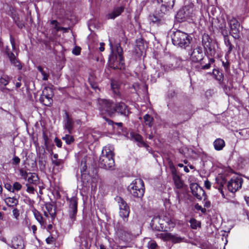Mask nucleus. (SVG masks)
I'll return each instance as SVG.
<instances>
[{
  "label": "nucleus",
  "instance_id": "nucleus-1",
  "mask_svg": "<svg viewBox=\"0 0 249 249\" xmlns=\"http://www.w3.org/2000/svg\"><path fill=\"white\" fill-rule=\"evenodd\" d=\"M215 188L218 189L222 196L225 197L223 191V188L226 189L225 185H227L229 192L234 193L241 188L243 179L240 177H233L227 183V180L226 177L220 176L215 178Z\"/></svg>",
  "mask_w": 249,
  "mask_h": 249
},
{
  "label": "nucleus",
  "instance_id": "nucleus-2",
  "mask_svg": "<svg viewBox=\"0 0 249 249\" xmlns=\"http://www.w3.org/2000/svg\"><path fill=\"white\" fill-rule=\"evenodd\" d=\"M209 56L205 57L203 54L202 48L200 46H197L195 48L190 56V59L192 62L197 63L195 68L196 71H201L209 69L211 67V64L214 62L213 58H210Z\"/></svg>",
  "mask_w": 249,
  "mask_h": 249
},
{
  "label": "nucleus",
  "instance_id": "nucleus-3",
  "mask_svg": "<svg viewBox=\"0 0 249 249\" xmlns=\"http://www.w3.org/2000/svg\"><path fill=\"white\" fill-rule=\"evenodd\" d=\"M171 37L173 44L182 49L189 47L192 40V37L189 34L179 30L174 32Z\"/></svg>",
  "mask_w": 249,
  "mask_h": 249
},
{
  "label": "nucleus",
  "instance_id": "nucleus-4",
  "mask_svg": "<svg viewBox=\"0 0 249 249\" xmlns=\"http://www.w3.org/2000/svg\"><path fill=\"white\" fill-rule=\"evenodd\" d=\"M114 154L109 147L105 146L100 156L99 166L102 168L110 169L115 165Z\"/></svg>",
  "mask_w": 249,
  "mask_h": 249
},
{
  "label": "nucleus",
  "instance_id": "nucleus-5",
  "mask_svg": "<svg viewBox=\"0 0 249 249\" xmlns=\"http://www.w3.org/2000/svg\"><path fill=\"white\" fill-rule=\"evenodd\" d=\"M170 9L167 8L164 6H160L152 14L149 16L150 23L157 26H160L165 23L168 17Z\"/></svg>",
  "mask_w": 249,
  "mask_h": 249
},
{
  "label": "nucleus",
  "instance_id": "nucleus-6",
  "mask_svg": "<svg viewBox=\"0 0 249 249\" xmlns=\"http://www.w3.org/2000/svg\"><path fill=\"white\" fill-rule=\"evenodd\" d=\"M130 193L135 198L142 199L145 192L143 181L141 178H136L128 187Z\"/></svg>",
  "mask_w": 249,
  "mask_h": 249
},
{
  "label": "nucleus",
  "instance_id": "nucleus-7",
  "mask_svg": "<svg viewBox=\"0 0 249 249\" xmlns=\"http://www.w3.org/2000/svg\"><path fill=\"white\" fill-rule=\"evenodd\" d=\"M114 229L116 234L120 239L127 242L130 240L132 237V233L131 231L120 222L113 223Z\"/></svg>",
  "mask_w": 249,
  "mask_h": 249
},
{
  "label": "nucleus",
  "instance_id": "nucleus-8",
  "mask_svg": "<svg viewBox=\"0 0 249 249\" xmlns=\"http://www.w3.org/2000/svg\"><path fill=\"white\" fill-rule=\"evenodd\" d=\"M196 14L194 5L192 3L185 5L181 10L177 13L178 18H180L181 21L190 19L193 20L196 18Z\"/></svg>",
  "mask_w": 249,
  "mask_h": 249
},
{
  "label": "nucleus",
  "instance_id": "nucleus-9",
  "mask_svg": "<svg viewBox=\"0 0 249 249\" xmlns=\"http://www.w3.org/2000/svg\"><path fill=\"white\" fill-rule=\"evenodd\" d=\"M117 52L118 56L112 55L109 57L110 67L115 70L121 69V66L122 67L124 64L123 49L120 44L117 47Z\"/></svg>",
  "mask_w": 249,
  "mask_h": 249
},
{
  "label": "nucleus",
  "instance_id": "nucleus-10",
  "mask_svg": "<svg viewBox=\"0 0 249 249\" xmlns=\"http://www.w3.org/2000/svg\"><path fill=\"white\" fill-rule=\"evenodd\" d=\"M115 199L117 202L119 207V216L122 218L124 222H127L130 212L129 206L121 196H117Z\"/></svg>",
  "mask_w": 249,
  "mask_h": 249
},
{
  "label": "nucleus",
  "instance_id": "nucleus-11",
  "mask_svg": "<svg viewBox=\"0 0 249 249\" xmlns=\"http://www.w3.org/2000/svg\"><path fill=\"white\" fill-rule=\"evenodd\" d=\"M202 45L203 46L206 55L211 57L214 56L216 53L215 49L212 42V38L208 34L204 33L202 35Z\"/></svg>",
  "mask_w": 249,
  "mask_h": 249
},
{
  "label": "nucleus",
  "instance_id": "nucleus-12",
  "mask_svg": "<svg viewBox=\"0 0 249 249\" xmlns=\"http://www.w3.org/2000/svg\"><path fill=\"white\" fill-rule=\"evenodd\" d=\"M115 105V103L110 100H101L100 102V109L102 115L107 113L110 117L114 116Z\"/></svg>",
  "mask_w": 249,
  "mask_h": 249
},
{
  "label": "nucleus",
  "instance_id": "nucleus-13",
  "mask_svg": "<svg viewBox=\"0 0 249 249\" xmlns=\"http://www.w3.org/2000/svg\"><path fill=\"white\" fill-rule=\"evenodd\" d=\"M53 95L52 88L46 87L42 91V94L39 97V101L44 106L50 107L53 103Z\"/></svg>",
  "mask_w": 249,
  "mask_h": 249
},
{
  "label": "nucleus",
  "instance_id": "nucleus-14",
  "mask_svg": "<svg viewBox=\"0 0 249 249\" xmlns=\"http://www.w3.org/2000/svg\"><path fill=\"white\" fill-rule=\"evenodd\" d=\"M227 20L230 27V35L235 39L240 38V23L238 20L234 17H228Z\"/></svg>",
  "mask_w": 249,
  "mask_h": 249
},
{
  "label": "nucleus",
  "instance_id": "nucleus-15",
  "mask_svg": "<svg viewBox=\"0 0 249 249\" xmlns=\"http://www.w3.org/2000/svg\"><path fill=\"white\" fill-rule=\"evenodd\" d=\"M160 222H162V228L161 229L163 231H170L171 228L175 227V225L174 222V218L169 215H165L163 216H161Z\"/></svg>",
  "mask_w": 249,
  "mask_h": 249
},
{
  "label": "nucleus",
  "instance_id": "nucleus-16",
  "mask_svg": "<svg viewBox=\"0 0 249 249\" xmlns=\"http://www.w3.org/2000/svg\"><path fill=\"white\" fill-rule=\"evenodd\" d=\"M190 189L192 195L198 200H201L202 196L205 195L203 189L196 183H191Z\"/></svg>",
  "mask_w": 249,
  "mask_h": 249
},
{
  "label": "nucleus",
  "instance_id": "nucleus-17",
  "mask_svg": "<svg viewBox=\"0 0 249 249\" xmlns=\"http://www.w3.org/2000/svg\"><path fill=\"white\" fill-rule=\"evenodd\" d=\"M130 140L137 142V145L139 147H143L147 148L149 145L143 140L142 136L139 133L131 131L129 134Z\"/></svg>",
  "mask_w": 249,
  "mask_h": 249
},
{
  "label": "nucleus",
  "instance_id": "nucleus-18",
  "mask_svg": "<svg viewBox=\"0 0 249 249\" xmlns=\"http://www.w3.org/2000/svg\"><path fill=\"white\" fill-rule=\"evenodd\" d=\"M114 107V114L116 112L121 115L128 116L130 113L128 106L123 102L115 103Z\"/></svg>",
  "mask_w": 249,
  "mask_h": 249
},
{
  "label": "nucleus",
  "instance_id": "nucleus-19",
  "mask_svg": "<svg viewBox=\"0 0 249 249\" xmlns=\"http://www.w3.org/2000/svg\"><path fill=\"white\" fill-rule=\"evenodd\" d=\"M80 169L81 181L83 183H86L89 181V178H87V177L89 176V173L87 170L86 160L85 158L81 161Z\"/></svg>",
  "mask_w": 249,
  "mask_h": 249
},
{
  "label": "nucleus",
  "instance_id": "nucleus-20",
  "mask_svg": "<svg viewBox=\"0 0 249 249\" xmlns=\"http://www.w3.org/2000/svg\"><path fill=\"white\" fill-rule=\"evenodd\" d=\"M65 114L66 119L64 123V128L68 130L69 134H71L74 128V122L66 110L65 111Z\"/></svg>",
  "mask_w": 249,
  "mask_h": 249
},
{
  "label": "nucleus",
  "instance_id": "nucleus-21",
  "mask_svg": "<svg viewBox=\"0 0 249 249\" xmlns=\"http://www.w3.org/2000/svg\"><path fill=\"white\" fill-rule=\"evenodd\" d=\"M159 237L164 241H171L174 243H180L182 240L180 237L173 235L169 232L161 233L159 234Z\"/></svg>",
  "mask_w": 249,
  "mask_h": 249
},
{
  "label": "nucleus",
  "instance_id": "nucleus-22",
  "mask_svg": "<svg viewBox=\"0 0 249 249\" xmlns=\"http://www.w3.org/2000/svg\"><path fill=\"white\" fill-rule=\"evenodd\" d=\"M124 6L115 7L111 12L106 15V18L107 19H114L120 16L124 12Z\"/></svg>",
  "mask_w": 249,
  "mask_h": 249
},
{
  "label": "nucleus",
  "instance_id": "nucleus-23",
  "mask_svg": "<svg viewBox=\"0 0 249 249\" xmlns=\"http://www.w3.org/2000/svg\"><path fill=\"white\" fill-rule=\"evenodd\" d=\"M32 212L34 215L35 219L40 224L41 228L43 229H46V222L44 220L42 214L35 207H33Z\"/></svg>",
  "mask_w": 249,
  "mask_h": 249
},
{
  "label": "nucleus",
  "instance_id": "nucleus-24",
  "mask_svg": "<svg viewBox=\"0 0 249 249\" xmlns=\"http://www.w3.org/2000/svg\"><path fill=\"white\" fill-rule=\"evenodd\" d=\"M161 221V216L154 217L151 221L150 226L153 230L157 231H162V222Z\"/></svg>",
  "mask_w": 249,
  "mask_h": 249
},
{
  "label": "nucleus",
  "instance_id": "nucleus-25",
  "mask_svg": "<svg viewBox=\"0 0 249 249\" xmlns=\"http://www.w3.org/2000/svg\"><path fill=\"white\" fill-rule=\"evenodd\" d=\"M211 24L213 31L214 32L216 30L219 31L222 28V26L226 24V22L224 19L221 21L217 18H213Z\"/></svg>",
  "mask_w": 249,
  "mask_h": 249
},
{
  "label": "nucleus",
  "instance_id": "nucleus-26",
  "mask_svg": "<svg viewBox=\"0 0 249 249\" xmlns=\"http://www.w3.org/2000/svg\"><path fill=\"white\" fill-rule=\"evenodd\" d=\"M12 247L15 249H23L24 245L23 240L20 236L13 237L12 240Z\"/></svg>",
  "mask_w": 249,
  "mask_h": 249
},
{
  "label": "nucleus",
  "instance_id": "nucleus-27",
  "mask_svg": "<svg viewBox=\"0 0 249 249\" xmlns=\"http://www.w3.org/2000/svg\"><path fill=\"white\" fill-rule=\"evenodd\" d=\"M4 202L7 206L14 208L18 204V198L15 196L7 197L4 199Z\"/></svg>",
  "mask_w": 249,
  "mask_h": 249
},
{
  "label": "nucleus",
  "instance_id": "nucleus-28",
  "mask_svg": "<svg viewBox=\"0 0 249 249\" xmlns=\"http://www.w3.org/2000/svg\"><path fill=\"white\" fill-rule=\"evenodd\" d=\"M111 88L114 93V96L117 97L120 96V85L118 82L115 80L112 81L111 82Z\"/></svg>",
  "mask_w": 249,
  "mask_h": 249
},
{
  "label": "nucleus",
  "instance_id": "nucleus-29",
  "mask_svg": "<svg viewBox=\"0 0 249 249\" xmlns=\"http://www.w3.org/2000/svg\"><path fill=\"white\" fill-rule=\"evenodd\" d=\"M213 144L214 149L217 151L222 150L225 145V141L220 138L216 139Z\"/></svg>",
  "mask_w": 249,
  "mask_h": 249
},
{
  "label": "nucleus",
  "instance_id": "nucleus-30",
  "mask_svg": "<svg viewBox=\"0 0 249 249\" xmlns=\"http://www.w3.org/2000/svg\"><path fill=\"white\" fill-rule=\"evenodd\" d=\"M66 200L69 203V208H71L72 207L78 208V198L76 196L71 198L67 196Z\"/></svg>",
  "mask_w": 249,
  "mask_h": 249
},
{
  "label": "nucleus",
  "instance_id": "nucleus-31",
  "mask_svg": "<svg viewBox=\"0 0 249 249\" xmlns=\"http://www.w3.org/2000/svg\"><path fill=\"white\" fill-rule=\"evenodd\" d=\"M14 23L17 27L20 29H22L25 27V21L23 20V18L18 15L15 18L13 19Z\"/></svg>",
  "mask_w": 249,
  "mask_h": 249
},
{
  "label": "nucleus",
  "instance_id": "nucleus-32",
  "mask_svg": "<svg viewBox=\"0 0 249 249\" xmlns=\"http://www.w3.org/2000/svg\"><path fill=\"white\" fill-rule=\"evenodd\" d=\"M28 177V182L30 184L37 185L39 182V178L37 174L35 173H29Z\"/></svg>",
  "mask_w": 249,
  "mask_h": 249
},
{
  "label": "nucleus",
  "instance_id": "nucleus-33",
  "mask_svg": "<svg viewBox=\"0 0 249 249\" xmlns=\"http://www.w3.org/2000/svg\"><path fill=\"white\" fill-rule=\"evenodd\" d=\"M78 211V208L72 207L69 208V215L71 222H73L76 220V215Z\"/></svg>",
  "mask_w": 249,
  "mask_h": 249
},
{
  "label": "nucleus",
  "instance_id": "nucleus-34",
  "mask_svg": "<svg viewBox=\"0 0 249 249\" xmlns=\"http://www.w3.org/2000/svg\"><path fill=\"white\" fill-rule=\"evenodd\" d=\"M158 3H163L160 6H164L167 8L171 9L175 3V0H157Z\"/></svg>",
  "mask_w": 249,
  "mask_h": 249
},
{
  "label": "nucleus",
  "instance_id": "nucleus-35",
  "mask_svg": "<svg viewBox=\"0 0 249 249\" xmlns=\"http://www.w3.org/2000/svg\"><path fill=\"white\" fill-rule=\"evenodd\" d=\"M175 185L177 189H181L183 187V181L181 179L179 176H175L173 178Z\"/></svg>",
  "mask_w": 249,
  "mask_h": 249
},
{
  "label": "nucleus",
  "instance_id": "nucleus-36",
  "mask_svg": "<svg viewBox=\"0 0 249 249\" xmlns=\"http://www.w3.org/2000/svg\"><path fill=\"white\" fill-rule=\"evenodd\" d=\"M213 74L214 76L215 79L221 82L224 79V75L222 72L218 70L214 69L213 71Z\"/></svg>",
  "mask_w": 249,
  "mask_h": 249
},
{
  "label": "nucleus",
  "instance_id": "nucleus-37",
  "mask_svg": "<svg viewBox=\"0 0 249 249\" xmlns=\"http://www.w3.org/2000/svg\"><path fill=\"white\" fill-rule=\"evenodd\" d=\"M144 123L146 125L151 127L153 124L154 118L153 117L148 114H145L143 116Z\"/></svg>",
  "mask_w": 249,
  "mask_h": 249
},
{
  "label": "nucleus",
  "instance_id": "nucleus-38",
  "mask_svg": "<svg viewBox=\"0 0 249 249\" xmlns=\"http://www.w3.org/2000/svg\"><path fill=\"white\" fill-rule=\"evenodd\" d=\"M160 67L161 70L164 71L165 72H168L172 71L175 68V66L173 64H161Z\"/></svg>",
  "mask_w": 249,
  "mask_h": 249
},
{
  "label": "nucleus",
  "instance_id": "nucleus-39",
  "mask_svg": "<svg viewBox=\"0 0 249 249\" xmlns=\"http://www.w3.org/2000/svg\"><path fill=\"white\" fill-rule=\"evenodd\" d=\"M224 43L225 45L228 47V53H230L234 48V46L231 44L229 36L224 38Z\"/></svg>",
  "mask_w": 249,
  "mask_h": 249
},
{
  "label": "nucleus",
  "instance_id": "nucleus-40",
  "mask_svg": "<svg viewBox=\"0 0 249 249\" xmlns=\"http://www.w3.org/2000/svg\"><path fill=\"white\" fill-rule=\"evenodd\" d=\"M8 14L9 15L12 19L15 18L19 15L17 10L15 8L10 6L8 11Z\"/></svg>",
  "mask_w": 249,
  "mask_h": 249
},
{
  "label": "nucleus",
  "instance_id": "nucleus-41",
  "mask_svg": "<svg viewBox=\"0 0 249 249\" xmlns=\"http://www.w3.org/2000/svg\"><path fill=\"white\" fill-rule=\"evenodd\" d=\"M10 82V78L7 75H4L0 78V85L7 86Z\"/></svg>",
  "mask_w": 249,
  "mask_h": 249
},
{
  "label": "nucleus",
  "instance_id": "nucleus-42",
  "mask_svg": "<svg viewBox=\"0 0 249 249\" xmlns=\"http://www.w3.org/2000/svg\"><path fill=\"white\" fill-rule=\"evenodd\" d=\"M189 222L191 224V227L193 229H196L198 227L200 226V223L198 222L195 218L190 219Z\"/></svg>",
  "mask_w": 249,
  "mask_h": 249
},
{
  "label": "nucleus",
  "instance_id": "nucleus-43",
  "mask_svg": "<svg viewBox=\"0 0 249 249\" xmlns=\"http://www.w3.org/2000/svg\"><path fill=\"white\" fill-rule=\"evenodd\" d=\"M37 69L43 75V80H47L49 77V74L44 71L43 68L41 66H38L37 67Z\"/></svg>",
  "mask_w": 249,
  "mask_h": 249
},
{
  "label": "nucleus",
  "instance_id": "nucleus-44",
  "mask_svg": "<svg viewBox=\"0 0 249 249\" xmlns=\"http://www.w3.org/2000/svg\"><path fill=\"white\" fill-rule=\"evenodd\" d=\"M219 31H220L221 34L223 36V38L229 36V34H230V32L229 31L226 27V23L225 25H223L222 28L220 29Z\"/></svg>",
  "mask_w": 249,
  "mask_h": 249
},
{
  "label": "nucleus",
  "instance_id": "nucleus-45",
  "mask_svg": "<svg viewBox=\"0 0 249 249\" xmlns=\"http://www.w3.org/2000/svg\"><path fill=\"white\" fill-rule=\"evenodd\" d=\"M62 139L65 141L67 144H71L74 141L73 137L69 134H66L64 137H63Z\"/></svg>",
  "mask_w": 249,
  "mask_h": 249
},
{
  "label": "nucleus",
  "instance_id": "nucleus-46",
  "mask_svg": "<svg viewBox=\"0 0 249 249\" xmlns=\"http://www.w3.org/2000/svg\"><path fill=\"white\" fill-rule=\"evenodd\" d=\"M136 43L137 47L140 51H142L143 50H144V40L143 39L140 38L137 39Z\"/></svg>",
  "mask_w": 249,
  "mask_h": 249
},
{
  "label": "nucleus",
  "instance_id": "nucleus-47",
  "mask_svg": "<svg viewBox=\"0 0 249 249\" xmlns=\"http://www.w3.org/2000/svg\"><path fill=\"white\" fill-rule=\"evenodd\" d=\"M22 188L21 184L18 182H15L13 185V190L12 192L14 193L15 191H18Z\"/></svg>",
  "mask_w": 249,
  "mask_h": 249
},
{
  "label": "nucleus",
  "instance_id": "nucleus-48",
  "mask_svg": "<svg viewBox=\"0 0 249 249\" xmlns=\"http://www.w3.org/2000/svg\"><path fill=\"white\" fill-rule=\"evenodd\" d=\"M52 162L54 166L59 167L62 166L64 164V160L62 159L52 160Z\"/></svg>",
  "mask_w": 249,
  "mask_h": 249
},
{
  "label": "nucleus",
  "instance_id": "nucleus-49",
  "mask_svg": "<svg viewBox=\"0 0 249 249\" xmlns=\"http://www.w3.org/2000/svg\"><path fill=\"white\" fill-rule=\"evenodd\" d=\"M11 64L16 67L18 70H21L22 69V66L18 59L12 62Z\"/></svg>",
  "mask_w": 249,
  "mask_h": 249
},
{
  "label": "nucleus",
  "instance_id": "nucleus-50",
  "mask_svg": "<svg viewBox=\"0 0 249 249\" xmlns=\"http://www.w3.org/2000/svg\"><path fill=\"white\" fill-rule=\"evenodd\" d=\"M44 205L46 210L49 213L53 212V205L51 202H46Z\"/></svg>",
  "mask_w": 249,
  "mask_h": 249
},
{
  "label": "nucleus",
  "instance_id": "nucleus-51",
  "mask_svg": "<svg viewBox=\"0 0 249 249\" xmlns=\"http://www.w3.org/2000/svg\"><path fill=\"white\" fill-rule=\"evenodd\" d=\"M42 137L44 141L45 147L47 148L49 143V138L44 131H43L42 133Z\"/></svg>",
  "mask_w": 249,
  "mask_h": 249
},
{
  "label": "nucleus",
  "instance_id": "nucleus-52",
  "mask_svg": "<svg viewBox=\"0 0 249 249\" xmlns=\"http://www.w3.org/2000/svg\"><path fill=\"white\" fill-rule=\"evenodd\" d=\"M81 49L79 46H75L72 51V53L75 55L80 54Z\"/></svg>",
  "mask_w": 249,
  "mask_h": 249
},
{
  "label": "nucleus",
  "instance_id": "nucleus-53",
  "mask_svg": "<svg viewBox=\"0 0 249 249\" xmlns=\"http://www.w3.org/2000/svg\"><path fill=\"white\" fill-rule=\"evenodd\" d=\"M222 65L224 67L226 72H229L230 71V62L229 61L227 60L226 62L223 61Z\"/></svg>",
  "mask_w": 249,
  "mask_h": 249
},
{
  "label": "nucleus",
  "instance_id": "nucleus-54",
  "mask_svg": "<svg viewBox=\"0 0 249 249\" xmlns=\"http://www.w3.org/2000/svg\"><path fill=\"white\" fill-rule=\"evenodd\" d=\"M10 43L12 45V50H13V51H15L16 48V42H15V38L13 37V36H12V35H10Z\"/></svg>",
  "mask_w": 249,
  "mask_h": 249
},
{
  "label": "nucleus",
  "instance_id": "nucleus-55",
  "mask_svg": "<svg viewBox=\"0 0 249 249\" xmlns=\"http://www.w3.org/2000/svg\"><path fill=\"white\" fill-rule=\"evenodd\" d=\"M195 208L198 211H200L203 213H205L206 212L205 208H202L201 206L199 205L198 203H196L195 205Z\"/></svg>",
  "mask_w": 249,
  "mask_h": 249
},
{
  "label": "nucleus",
  "instance_id": "nucleus-56",
  "mask_svg": "<svg viewBox=\"0 0 249 249\" xmlns=\"http://www.w3.org/2000/svg\"><path fill=\"white\" fill-rule=\"evenodd\" d=\"M20 159L18 156H14L12 159V164L13 165H17L20 163Z\"/></svg>",
  "mask_w": 249,
  "mask_h": 249
},
{
  "label": "nucleus",
  "instance_id": "nucleus-57",
  "mask_svg": "<svg viewBox=\"0 0 249 249\" xmlns=\"http://www.w3.org/2000/svg\"><path fill=\"white\" fill-rule=\"evenodd\" d=\"M54 141L56 145L58 148L62 147V142L60 139H58L57 137H55Z\"/></svg>",
  "mask_w": 249,
  "mask_h": 249
},
{
  "label": "nucleus",
  "instance_id": "nucleus-58",
  "mask_svg": "<svg viewBox=\"0 0 249 249\" xmlns=\"http://www.w3.org/2000/svg\"><path fill=\"white\" fill-rule=\"evenodd\" d=\"M19 173L20 175L24 178H26L28 177L29 173H27V172L23 170L22 169H21L19 170Z\"/></svg>",
  "mask_w": 249,
  "mask_h": 249
},
{
  "label": "nucleus",
  "instance_id": "nucleus-59",
  "mask_svg": "<svg viewBox=\"0 0 249 249\" xmlns=\"http://www.w3.org/2000/svg\"><path fill=\"white\" fill-rule=\"evenodd\" d=\"M13 214L15 218H17L19 215V210L16 208H13Z\"/></svg>",
  "mask_w": 249,
  "mask_h": 249
},
{
  "label": "nucleus",
  "instance_id": "nucleus-60",
  "mask_svg": "<svg viewBox=\"0 0 249 249\" xmlns=\"http://www.w3.org/2000/svg\"><path fill=\"white\" fill-rule=\"evenodd\" d=\"M26 191L29 193L34 194L35 191L34 187L32 186L28 185L27 184Z\"/></svg>",
  "mask_w": 249,
  "mask_h": 249
},
{
  "label": "nucleus",
  "instance_id": "nucleus-61",
  "mask_svg": "<svg viewBox=\"0 0 249 249\" xmlns=\"http://www.w3.org/2000/svg\"><path fill=\"white\" fill-rule=\"evenodd\" d=\"M204 196V201H205L204 206V207L209 208L211 206V202L209 200H207V196L206 195Z\"/></svg>",
  "mask_w": 249,
  "mask_h": 249
},
{
  "label": "nucleus",
  "instance_id": "nucleus-62",
  "mask_svg": "<svg viewBox=\"0 0 249 249\" xmlns=\"http://www.w3.org/2000/svg\"><path fill=\"white\" fill-rule=\"evenodd\" d=\"M54 241V238L52 236H49L46 239V242L48 244H52Z\"/></svg>",
  "mask_w": 249,
  "mask_h": 249
},
{
  "label": "nucleus",
  "instance_id": "nucleus-63",
  "mask_svg": "<svg viewBox=\"0 0 249 249\" xmlns=\"http://www.w3.org/2000/svg\"><path fill=\"white\" fill-rule=\"evenodd\" d=\"M4 187L9 192H12L13 190V186L9 183H4Z\"/></svg>",
  "mask_w": 249,
  "mask_h": 249
},
{
  "label": "nucleus",
  "instance_id": "nucleus-64",
  "mask_svg": "<svg viewBox=\"0 0 249 249\" xmlns=\"http://www.w3.org/2000/svg\"><path fill=\"white\" fill-rule=\"evenodd\" d=\"M204 185H205V188L209 190V189H210L211 187V183L210 181H209L208 179H207L204 182Z\"/></svg>",
  "mask_w": 249,
  "mask_h": 249
}]
</instances>
